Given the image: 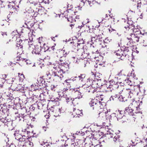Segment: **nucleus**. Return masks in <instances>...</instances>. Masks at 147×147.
<instances>
[{
	"instance_id": "obj_1",
	"label": "nucleus",
	"mask_w": 147,
	"mask_h": 147,
	"mask_svg": "<svg viewBox=\"0 0 147 147\" xmlns=\"http://www.w3.org/2000/svg\"><path fill=\"white\" fill-rule=\"evenodd\" d=\"M61 64L60 70L57 71H54L52 73L53 80L56 82H60L62 80L63 77V74L69 69V64L66 62Z\"/></svg>"
},
{
	"instance_id": "obj_2",
	"label": "nucleus",
	"mask_w": 147,
	"mask_h": 147,
	"mask_svg": "<svg viewBox=\"0 0 147 147\" xmlns=\"http://www.w3.org/2000/svg\"><path fill=\"white\" fill-rule=\"evenodd\" d=\"M129 22L132 23V22L131 21H129L128 22L129 25L127 27L125 26V28L126 29H128V30H129V32H131L132 31L134 32H135V33L134 34L130 33V36H131V37H127V38L130 41L132 40V41L134 42L136 41L138 42L139 41V39L140 38L139 35L140 33V31L138 29H135L133 24L131 23L130 24Z\"/></svg>"
},
{
	"instance_id": "obj_3",
	"label": "nucleus",
	"mask_w": 147,
	"mask_h": 147,
	"mask_svg": "<svg viewBox=\"0 0 147 147\" xmlns=\"http://www.w3.org/2000/svg\"><path fill=\"white\" fill-rule=\"evenodd\" d=\"M30 41H28V45H29V49L31 51L32 54H39L42 50L41 46H34L33 45L32 38L29 39Z\"/></svg>"
},
{
	"instance_id": "obj_4",
	"label": "nucleus",
	"mask_w": 147,
	"mask_h": 147,
	"mask_svg": "<svg viewBox=\"0 0 147 147\" xmlns=\"http://www.w3.org/2000/svg\"><path fill=\"white\" fill-rule=\"evenodd\" d=\"M105 88V90L107 91H111L113 89L118 88V91L119 92V85L118 82H107L106 84L104 85Z\"/></svg>"
},
{
	"instance_id": "obj_5",
	"label": "nucleus",
	"mask_w": 147,
	"mask_h": 147,
	"mask_svg": "<svg viewBox=\"0 0 147 147\" xmlns=\"http://www.w3.org/2000/svg\"><path fill=\"white\" fill-rule=\"evenodd\" d=\"M64 89L65 88L62 90V92H59V94L61 97H63L65 98L66 101L67 103H71L72 99L71 97H69V93H70V92L69 91H64Z\"/></svg>"
},
{
	"instance_id": "obj_6",
	"label": "nucleus",
	"mask_w": 147,
	"mask_h": 147,
	"mask_svg": "<svg viewBox=\"0 0 147 147\" xmlns=\"http://www.w3.org/2000/svg\"><path fill=\"white\" fill-rule=\"evenodd\" d=\"M100 134L96 133V134H94V136L92 140H90V142L89 144V147H95L97 144L99 143L98 140L100 138Z\"/></svg>"
},
{
	"instance_id": "obj_7",
	"label": "nucleus",
	"mask_w": 147,
	"mask_h": 147,
	"mask_svg": "<svg viewBox=\"0 0 147 147\" xmlns=\"http://www.w3.org/2000/svg\"><path fill=\"white\" fill-rule=\"evenodd\" d=\"M105 129L107 131V134L108 135V136L110 138H112L113 136L114 137L113 138V140L115 142L117 140V139L119 138V136L118 135L116 134L113 131L111 130V129H109L108 128V126H107L105 127Z\"/></svg>"
},
{
	"instance_id": "obj_8",
	"label": "nucleus",
	"mask_w": 147,
	"mask_h": 147,
	"mask_svg": "<svg viewBox=\"0 0 147 147\" xmlns=\"http://www.w3.org/2000/svg\"><path fill=\"white\" fill-rule=\"evenodd\" d=\"M77 88H65L64 89V91H69L70 92H72L74 93V95L76 97L75 98L79 99H80L82 98L83 95H82V94L78 90Z\"/></svg>"
},
{
	"instance_id": "obj_9",
	"label": "nucleus",
	"mask_w": 147,
	"mask_h": 147,
	"mask_svg": "<svg viewBox=\"0 0 147 147\" xmlns=\"http://www.w3.org/2000/svg\"><path fill=\"white\" fill-rule=\"evenodd\" d=\"M93 1L94 0H77V2L79 3L78 7L82 8L85 5L91 7L93 5Z\"/></svg>"
},
{
	"instance_id": "obj_10",
	"label": "nucleus",
	"mask_w": 147,
	"mask_h": 147,
	"mask_svg": "<svg viewBox=\"0 0 147 147\" xmlns=\"http://www.w3.org/2000/svg\"><path fill=\"white\" fill-rule=\"evenodd\" d=\"M14 135L15 137V139L19 141L21 144L24 142L25 140V135H22L20 134L18 131H15L14 134Z\"/></svg>"
},
{
	"instance_id": "obj_11",
	"label": "nucleus",
	"mask_w": 147,
	"mask_h": 147,
	"mask_svg": "<svg viewBox=\"0 0 147 147\" xmlns=\"http://www.w3.org/2000/svg\"><path fill=\"white\" fill-rule=\"evenodd\" d=\"M28 117L30 118V119L33 121H34L36 119L34 117H30L28 115L24 116V114H19L16 117V119L17 121H20L22 120V119H23V121H24V119H25L26 118Z\"/></svg>"
},
{
	"instance_id": "obj_12",
	"label": "nucleus",
	"mask_w": 147,
	"mask_h": 147,
	"mask_svg": "<svg viewBox=\"0 0 147 147\" xmlns=\"http://www.w3.org/2000/svg\"><path fill=\"white\" fill-rule=\"evenodd\" d=\"M115 53L118 58L122 60L124 59L125 56V55H123L124 51L120 49L116 51Z\"/></svg>"
},
{
	"instance_id": "obj_13",
	"label": "nucleus",
	"mask_w": 147,
	"mask_h": 147,
	"mask_svg": "<svg viewBox=\"0 0 147 147\" xmlns=\"http://www.w3.org/2000/svg\"><path fill=\"white\" fill-rule=\"evenodd\" d=\"M102 38L101 35H92L91 37V42L93 43L102 41Z\"/></svg>"
},
{
	"instance_id": "obj_14",
	"label": "nucleus",
	"mask_w": 147,
	"mask_h": 147,
	"mask_svg": "<svg viewBox=\"0 0 147 147\" xmlns=\"http://www.w3.org/2000/svg\"><path fill=\"white\" fill-rule=\"evenodd\" d=\"M123 94L124 96H125L127 98H130L132 96L133 93L131 92L130 89L129 88L124 89Z\"/></svg>"
},
{
	"instance_id": "obj_15",
	"label": "nucleus",
	"mask_w": 147,
	"mask_h": 147,
	"mask_svg": "<svg viewBox=\"0 0 147 147\" xmlns=\"http://www.w3.org/2000/svg\"><path fill=\"white\" fill-rule=\"evenodd\" d=\"M102 77L101 74L99 73H97L95 75L93 73V72H91V74L90 77L89 78V79L90 80H91L92 81L93 80L96 79L97 80H100V79H99V78H100Z\"/></svg>"
},
{
	"instance_id": "obj_16",
	"label": "nucleus",
	"mask_w": 147,
	"mask_h": 147,
	"mask_svg": "<svg viewBox=\"0 0 147 147\" xmlns=\"http://www.w3.org/2000/svg\"><path fill=\"white\" fill-rule=\"evenodd\" d=\"M21 145L23 147H32L33 146L32 142L29 141L26 138H25V141L21 144Z\"/></svg>"
},
{
	"instance_id": "obj_17",
	"label": "nucleus",
	"mask_w": 147,
	"mask_h": 147,
	"mask_svg": "<svg viewBox=\"0 0 147 147\" xmlns=\"http://www.w3.org/2000/svg\"><path fill=\"white\" fill-rule=\"evenodd\" d=\"M105 105V103L104 102H101L100 101L98 102L97 101V99H92L89 103V105L90 107L94 106L95 105Z\"/></svg>"
},
{
	"instance_id": "obj_18",
	"label": "nucleus",
	"mask_w": 147,
	"mask_h": 147,
	"mask_svg": "<svg viewBox=\"0 0 147 147\" xmlns=\"http://www.w3.org/2000/svg\"><path fill=\"white\" fill-rule=\"evenodd\" d=\"M16 59L17 61H19L20 62L19 63H22L23 64H30V63H29V61L28 60L22 58L21 57H17ZM19 65H21V64H19Z\"/></svg>"
},
{
	"instance_id": "obj_19",
	"label": "nucleus",
	"mask_w": 147,
	"mask_h": 147,
	"mask_svg": "<svg viewBox=\"0 0 147 147\" xmlns=\"http://www.w3.org/2000/svg\"><path fill=\"white\" fill-rule=\"evenodd\" d=\"M109 112L106 109H104L102 112L99 113L98 114L99 117L102 119V118L105 117H107L108 115H109Z\"/></svg>"
},
{
	"instance_id": "obj_20",
	"label": "nucleus",
	"mask_w": 147,
	"mask_h": 147,
	"mask_svg": "<svg viewBox=\"0 0 147 147\" xmlns=\"http://www.w3.org/2000/svg\"><path fill=\"white\" fill-rule=\"evenodd\" d=\"M73 114L74 117H79V116H82L83 115L82 112L79 109L76 110L75 108L74 109Z\"/></svg>"
},
{
	"instance_id": "obj_21",
	"label": "nucleus",
	"mask_w": 147,
	"mask_h": 147,
	"mask_svg": "<svg viewBox=\"0 0 147 147\" xmlns=\"http://www.w3.org/2000/svg\"><path fill=\"white\" fill-rule=\"evenodd\" d=\"M122 112L123 113V112L119 110L116 111V113H115V116L117 117L118 120L119 119L122 118L123 116V115L122 113Z\"/></svg>"
},
{
	"instance_id": "obj_22",
	"label": "nucleus",
	"mask_w": 147,
	"mask_h": 147,
	"mask_svg": "<svg viewBox=\"0 0 147 147\" xmlns=\"http://www.w3.org/2000/svg\"><path fill=\"white\" fill-rule=\"evenodd\" d=\"M29 16H30L31 18L36 17L38 14V13L36 11L34 12V10L32 9L30 10V12L29 11Z\"/></svg>"
},
{
	"instance_id": "obj_23",
	"label": "nucleus",
	"mask_w": 147,
	"mask_h": 147,
	"mask_svg": "<svg viewBox=\"0 0 147 147\" xmlns=\"http://www.w3.org/2000/svg\"><path fill=\"white\" fill-rule=\"evenodd\" d=\"M143 4L147 5V1L145 0H142V1H138L137 5L138 9H140L141 7V5Z\"/></svg>"
},
{
	"instance_id": "obj_24",
	"label": "nucleus",
	"mask_w": 147,
	"mask_h": 147,
	"mask_svg": "<svg viewBox=\"0 0 147 147\" xmlns=\"http://www.w3.org/2000/svg\"><path fill=\"white\" fill-rule=\"evenodd\" d=\"M57 53V57L59 58V61H60L62 62L64 59H62V58L64 57L63 55V51L61 50L58 52Z\"/></svg>"
},
{
	"instance_id": "obj_25",
	"label": "nucleus",
	"mask_w": 147,
	"mask_h": 147,
	"mask_svg": "<svg viewBox=\"0 0 147 147\" xmlns=\"http://www.w3.org/2000/svg\"><path fill=\"white\" fill-rule=\"evenodd\" d=\"M38 84L36 85L34 84L31 85L30 86V90L31 92L34 91H36V90H38Z\"/></svg>"
},
{
	"instance_id": "obj_26",
	"label": "nucleus",
	"mask_w": 147,
	"mask_h": 147,
	"mask_svg": "<svg viewBox=\"0 0 147 147\" xmlns=\"http://www.w3.org/2000/svg\"><path fill=\"white\" fill-rule=\"evenodd\" d=\"M133 110L129 107H127L125 108V111L126 113L127 112L129 113L130 115H134Z\"/></svg>"
},
{
	"instance_id": "obj_27",
	"label": "nucleus",
	"mask_w": 147,
	"mask_h": 147,
	"mask_svg": "<svg viewBox=\"0 0 147 147\" xmlns=\"http://www.w3.org/2000/svg\"><path fill=\"white\" fill-rule=\"evenodd\" d=\"M21 31L20 32L22 33H27L28 34V33L30 31V29L29 28H26L23 26L22 28H21Z\"/></svg>"
},
{
	"instance_id": "obj_28",
	"label": "nucleus",
	"mask_w": 147,
	"mask_h": 147,
	"mask_svg": "<svg viewBox=\"0 0 147 147\" xmlns=\"http://www.w3.org/2000/svg\"><path fill=\"white\" fill-rule=\"evenodd\" d=\"M22 131L23 133V135H25V138H26V136L27 135L31 136L30 134H31L33 132L32 131L31 132H30L29 131H27V129H23L22 130Z\"/></svg>"
},
{
	"instance_id": "obj_29",
	"label": "nucleus",
	"mask_w": 147,
	"mask_h": 147,
	"mask_svg": "<svg viewBox=\"0 0 147 147\" xmlns=\"http://www.w3.org/2000/svg\"><path fill=\"white\" fill-rule=\"evenodd\" d=\"M44 10V8H42L40 6L38 7V8H37V7L36 8V11L38 12V14L41 15L42 14Z\"/></svg>"
},
{
	"instance_id": "obj_30",
	"label": "nucleus",
	"mask_w": 147,
	"mask_h": 147,
	"mask_svg": "<svg viewBox=\"0 0 147 147\" xmlns=\"http://www.w3.org/2000/svg\"><path fill=\"white\" fill-rule=\"evenodd\" d=\"M85 74H81L80 76H78V77L76 76L74 78H77L78 80L80 81L81 82H82L84 79L85 78Z\"/></svg>"
},
{
	"instance_id": "obj_31",
	"label": "nucleus",
	"mask_w": 147,
	"mask_h": 147,
	"mask_svg": "<svg viewBox=\"0 0 147 147\" xmlns=\"http://www.w3.org/2000/svg\"><path fill=\"white\" fill-rule=\"evenodd\" d=\"M127 98L125 96L120 95L118 98V99L120 101L123 102L127 101Z\"/></svg>"
},
{
	"instance_id": "obj_32",
	"label": "nucleus",
	"mask_w": 147,
	"mask_h": 147,
	"mask_svg": "<svg viewBox=\"0 0 147 147\" xmlns=\"http://www.w3.org/2000/svg\"><path fill=\"white\" fill-rule=\"evenodd\" d=\"M118 82V84L119 85V89L121 90V91L119 92V94H121L122 93V92L123 91V89L122 86L124 85V84L121 82Z\"/></svg>"
},
{
	"instance_id": "obj_33",
	"label": "nucleus",
	"mask_w": 147,
	"mask_h": 147,
	"mask_svg": "<svg viewBox=\"0 0 147 147\" xmlns=\"http://www.w3.org/2000/svg\"><path fill=\"white\" fill-rule=\"evenodd\" d=\"M60 64H59V63H57L56 64H55V65H53V67L54 69H55V70L57 69L59 71V70H60V66H61Z\"/></svg>"
},
{
	"instance_id": "obj_34",
	"label": "nucleus",
	"mask_w": 147,
	"mask_h": 147,
	"mask_svg": "<svg viewBox=\"0 0 147 147\" xmlns=\"http://www.w3.org/2000/svg\"><path fill=\"white\" fill-rule=\"evenodd\" d=\"M49 49V47L45 43H44L43 44V47L42 48V50H43L44 52H45L46 51L48 50Z\"/></svg>"
},
{
	"instance_id": "obj_35",
	"label": "nucleus",
	"mask_w": 147,
	"mask_h": 147,
	"mask_svg": "<svg viewBox=\"0 0 147 147\" xmlns=\"http://www.w3.org/2000/svg\"><path fill=\"white\" fill-rule=\"evenodd\" d=\"M7 77V76L6 74H3L1 76V79H0V80L2 82V84L5 82L6 80L5 79Z\"/></svg>"
},
{
	"instance_id": "obj_36",
	"label": "nucleus",
	"mask_w": 147,
	"mask_h": 147,
	"mask_svg": "<svg viewBox=\"0 0 147 147\" xmlns=\"http://www.w3.org/2000/svg\"><path fill=\"white\" fill-rule=\"evenodd\" d=\"M7 120L5 118L2 117L1 116H0V124L1 123H2L5 124V123L7 122Z\"/></svg>"
},
{
	"instance_id": "obj_37",
	"label": "nucleus",
	"mask_w": 147,
	"mask_h": 147,
	"mask_svg": "<svg viewBox=\"0 0 147 147\" xmlns=\"http://www.w3.org/2000/svg\"><path fill=\"white\" fill-rule=\"evenodd\" d=\"M13 121H7V122L5 125H7L8 127H10L11 126H12Z\"/></svg>"
},
{
	"instance_id": "obj_38",
	"label": "nucleus",
	"mask_w": 147,
	"mask_h": 147,
	"mask_svg": "<svg viewBox=\"0 0 147 147\" xmlns=\"http://www.w3.org/2000/svg\"><path fill=\"white\" fill-rule=\"evenodd\" d=\"M87 91L88 92H91L93 93V88L92 86H89L86 88Z\"/></svg>"
},
{
	"instance_id": "obj_39",
	"label": "nucleus",
	"mask_w": 147,
	"mask_h": 147,
	"mask_svg": "<svg viewBox=\"0 0 147 147\" xmlns=\"http://www.w3.org/2000/svg\"><path fill=\"white\" fill-rule=\"evenodd\" d=\"M41 1L40 0H39L38 1H34L32 2V4H33V5L35 6H36L38 7L40 6V3Z\"/></svg>"
},
{
	"instance_id": "obj_40",
	"label": "nucleus",
	"mask_w": 147,
	"mask_h": 147,
	"mask_svg": "<svg viewBox=\"0 0 147 147\" xmlns=\"http://www.w3.org/2000/svg\"><path fill=\"white\" fill-rule=\"evenodd\" d=\"M125 82L130 86H132L133 85V83L131 82V81L128 78L125 80Z\"/></svg>"
},
{
	"instance_id": "obj_41",
	"label": "nucleus",
	"mask_w": 147,
	"mask_h": 147,
	"mask_svg": "<svg viewBox=\"0 0 147 147\" xmlns=\"http://www.w3.org/2000/svg\"><path fill=\"white\" fill-rule=\"evenodd\" d=\"M76 80V79H75V78H74L72 79H67L65 80L64 81V82L67 84H69V83H71V82L74 81V80Z\"/></svg>"
},
{
	"instance_id": "obj_42",
	"label": "nucleus",
	"mask_w": 147,
	"mask_h": 147,
	"mask_svg": "<svg viewBox=\"0 0 147 147\" xmlns=\"http://www.w3.org/2000/svg\"><path fill=\"white\" fill-rule=\"evenodd\" d=\"M96 97L98 98V99H99V101L100 100V102L103 100L104 97L102 95V94H97L96 95Z\"/></svg>"
},
{
	"instance_id": "obj_43",
	"label": "nucleus",
	"mask_w": 147,
	"mask_h": 147,
	"mask_svg": "<svg viewBox=\"0 0 147 147\" xmlns=\"http://www.w3.org/2000/svg\"><path fill=\"white\" fill-rule=\"evenodd\" d=\"M6 97V99L8 100H11L13 98L12 97V95L11 94L7 95Z\"/></svg>"
},
{
	"instance_id": "obj_44",
	"label": "nucleus",
	"mask_w": 147,
	"mask_h": 147,
	"mask_svg": "<svg viewBox=\"0 0 147 147\" xmlns=\"http://www.w3.org/2000/svg\"><path fill=\"white\" fill-rule=\"evenodd\" d=\"M57 85H51V89L53 91H55L57 89Z\"/></svg>"
},
{
	"instance_id": "obj_45",
	"label": "nucleus",
	"mask_w": 147,
	"mask_h": 147,
	"mask_svg": "<svg viewBox=\"0 0 147 147\" xmlns=\"http://www.w3.org/2000/svg\"><path fill=\"white\" fill-rule=\"evenodd\" d=\"M96 125L97 127H99V128H104L105 125H103V123H102L101 124H98L97 123H96V125Z\"/></svg>"
},
{
	"instance_id": "obj_46",
	"label": "nucleus",
	"mask_w": 147,
	"mask_h": 147,
	"mask_svg": "<svg viewBox=\"0 0 147 147\" xmlns=\"http://www.w3.org/2000/svg\"><path fill=\"white\" fill-rule=\"evenodd\" d=\"M86 51L84 50L83 52V54H82V55H84L85 56V58L88 55H89V53L88 52H87V51H86Z\"/></svg>"
},
{
	"instance_id": "obj_47",
	"label": "nucleus",
	"mask_w": 147,
	"mask_h": 147,
	"mask_svg": "<svg viewBox=\"0 0 147 147\" xmlns=\"http://www.w3.org/2000/svg\"><path fill=\"white\" fill-rule=\"evenodd\" d=\"M61 51H63V55L64 57H66L69 53V52L66 51L65 50H61Z\"/></svg>"
},
{
	"instance_id": "obj_48",
	"label": "nucleus",
	"mask_w": 147,
	"mask_h": 147,
	"mask_svg": "<svg viewBox=\"0 0 147 147\" xmlns=\"http://www.w3.org/2000/svg\"><path fill=\"white\" fill-rule=\"evenodd\" d=\"M72 59L74 63H78V61L79 60V59L78 60L77 58H76V57H72Z\"/></svg>"
},
{
	"instance_id": "obj_49",
	"label": "nucleus",
	"mask_w": 147,
	"mask_h": 147,
	"mask_svg": "<svg viewBox=\"0 0 147 147\" xmlns=\"http://www.w3.org/2000/svg\"><path fill=\"white\" fill-rule=\"evenodd\" d=\"M76 98H75L74 99H73V100H72V101H71V103L74 105H76V104H78V103L76 102Z\"/></svg>"
},
{
	"instance_id": "obj_50",
	"label": "nucleus",
	"mask_w": 147,
	"mask_h": 147,
	"mask_svg": "<svg viewBox=\"0 0 147 147\" xmlns=\"http://www.w3.org/2000/svg\"><path fill=\"white\" fill-rule=\"evenodd\" d=\"M40 3L43 2L45 4H48L49 3V0H41Z\"/></svg>"
},
{
	"instance_id": "obj_51",
	"label": "nucleus",
	"mask_w": 147,
	"mask_h": 147,
	"mask_svg": "<svg viewBox=\"0 0 147 147\" xmlns=\"http://www.w3.org/2000/svg\"><path fill=\"white\" fill-rule=\"evenodd\" d=\"M86 28V30L88 32H90V26H87L86 25L84 26Z\"/></svg>"
},
{
	"instance_id": "obj_52",
	"label": "nucleus",
	"mask_w": 147,
	"mask_h": 147,
	"mask_svg": "<svg viewBox=\"0 0 147 147\" xmlns=\"http://www.w3.org/2000/svg\"><path fill=\"white\" fill-rule=\"evenodd\" d=\"M140 43L142 45L144 46H146L147 45H144L143 43L144 42V39H141L140 40Z\"/></svg>"
},
{
	"instance_id": "obj_53",
	"label": "nucleus",
	"mask_w": 147,
	"mask_h": 147,
	"mask_svg": "<svg viewBox=\"0 0 147 147\" xmlns=\"http://www.w3.org/2000/svg\"><path fill=\"white\" fill-rule=\"evenodd\" d=\"M114 97H115V96H111V97H110V100H114L115 99V98H114Z\"/></svg>"
},
{
	"instance_id": "obj_54",
	"label": "nucleus",
	"mask_w": 147,
	"mask_h": 147,
	"mask_svg": "<svg viewBox=\"0 0 147 147\" xmlns=\"http://www.w3.org/2000/svg\"><path fill=\"white\" fill-rule=\"evenodd\" d=\"M7 111L6 110L3 109L2 110V111H1V112L2 113V115H3V114L5 115L6 114V112H7Z\"/></svg>"
},
{
	"instance_id": "obj_55",
	"label": "nucleus",
	"mask_w": 147,
	"mask_h": 147,
	"mask_svg": "<svg viewBox=\"0 0 147 147\" xmlns=\"http://www.w3.org/2000/svg\"><path fill=\"white\" fill-rule=\"evenodd\" d=\"M131 76H133V78L134 79H137V78L136 77V76H135V75H134V73L133 74H132V73H131Z\"/></svg>"
},
{
	"instance_id": "obj_56",
	"label": "nucleus",
	"mask_w": 147,
	"mask_h": 147,
	"mask_svg": "<svg viewBox=\"0 0 147 147\" xmlns=\"http://www.w3.org/2000/svg\"><path fill=\"white\" fill-rule=\"evenodd\" d=\"M0 34H1L2 36H3L4 35H5L6 36H7V34L6 33H4L3 32H0Z\"/></svg>"
},
{
	"instance_id": "obj_57",
	"label": "nucleus",
	"mask_w": 147,
	"mask_h": 147,
	"mask_svg": "<svg viewBox=\"0 0 147 147\" xmlns=\"http://www.w3.org/2000/svg\"><path fill=\"white\" fill-rule=\"evenodd\" d=\"M109 49V47L107 45H105V47H104V49L105 50V49Z\"/></svg>"
},
{
	"instance_id": "obj_58",
	"label": "nucleus",
	"mask_w": 147,
	"mask_h": 147,
	"mask_svg": "<svg viewBox=\"0 0 147 147\" xmlns=\"http://www.w3.org/2000/svg\"><path fill=\"white\" fill-rule=\"evenodd\" d=\"M16 32H12L11 33V35H14V37H15L16 36V35H17V34L15 33H16Z\"/></svg>"
},
{
	"instance_id": "obj_59",
	"label": "nucleus",
	"mask_w": 147,
	"mask_h": 147,
	"mask_svg": "<svg viewBox=\"0 0 147 147\" xmlns=\"http://www.w3.org/2000/svg\"><path fill=\"white\" fill-rule=\"evenodd\" d=\"M18 76L20 77H20L21 78H22V77H24V76L23 75V74H20L19 73H18Z\"/></svg>"
},
{
	"instance_id": "obj_60",
	"label": "nucleus",
	"mask_w": 147,
	"mask_h": 147,
	"mask_svg": "<svg viewBox=\"0 0 147 147\" xmlns=\"http://www.w3.org/2000/svg\"><path fill=\"white\" fill-rule=\"evenodd\" d=\"M2 134L3 136H5L7 139H8V138L7 137V135L5 133H3Z\"/></svg>"
},
{
	"instance_id": "obj_61",
	"label": "nucleus",
	"mask_w": 147,
	"mask_h": 147,
	"mask_svg": "<svg viewBox=\"0 0 147 147\" xmlns=\"http://www.w3.org/2000/svg\"><path fill=\"white\" fill-rule=\"evenodd\" d=\"M42 38H39L38 42L39 43L41 44V43H42V42L40 41L41 39H42Z\"/></svg>"
},
{
	"instance_id": "obj_62",
	"label": "nucleus",
	"mask_w": 147,
	"mask_h": 147,
	"mask_svg": "<svg viewBox=\"0 0 147 147\" xmlns=\"http://www.w3.org/2000/svg\"><path fill=\"white\" fill-rule=\"evenodd\" d=\"M3 105L2 104H0V111L1 110L3 107Z\"/></svg>"
},
{
	"instance_id": "obj_63",
	"label": "nucleus",
	"mask_w": 147,
	"mask_h": 147,
	"mask_svg": "<svg viewBox=\"0 0 147 147\" xmlns=\"http://www.w3.org/2000/svg\"><path fill=\"white\" fill-rule=\"evenodd\" d=\"M96 88H93V93H94L95 92H96Z\"/></svg>"
},
{
	"instance_id": "obj_64",
	"label": "nucleus",
	"mask_w": 147,
	"mask_h": 147,
	"mask_svg": "<svg viewBox=\"0 0 147 147\" xmlns=\"http://www.w3.org/2000/svg\"><path fill=\"white\" fill-rule=\"evenodd\" d=\"M44 147H50V146L49 144H47V145H45L44 146Z\"/></svg>"
}]
</instances>
